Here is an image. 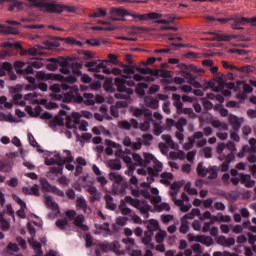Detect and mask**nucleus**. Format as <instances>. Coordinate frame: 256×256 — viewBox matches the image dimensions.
<instances>
[{
	"label": "nucleus",
	"instance_id": "obj_29",
	"mask_svg": "<svg viewBox=\"0 0 256 256\" xmlns=\"http://www.w3.org/2000/svg\"><path fill=\"white\" fill-rule=\"evenodd\" d=\"M143 155H144L143 167H147L151 164V162L154 163V161H157V158H155V156L151 153L145 152Z\"/></svg>",
	"mask_w": 256,
	"mask_h": 256
},
{
	"label": "nucleus",
	"instance_id": "obj_7",
	"mask_svg": "<svg viewBox=\"0 0 256 256\" xmlns=\"http://www.w3.org/2000/svg\"><path fill=\"white\" fill-rule=\"evenodd\" d=\"M229 151H231L232 156L235 157V153H237V148L235 147V143L233 142H228L227 144L218 143L216 152L218 153L219 157H221V155H229Z\"/></svg>",
	"mask_w": 256,
	"mask_h": 256
},
{
	"label": "nucleus",
	"instance_id": "obj_26",
	"mask_svg": "<svg viewBox=\"0 0 256 256\" xmlns=\"http://www.w3.org/2000/svg\"><path fill=\"white\" fill-rule=\"evenodd\" d=\"M230 124L232 125L234 131H239L241 129V120L235 115L229 116Z\"/></svg>",
	"mask_w": 256,
	"mask_h": 256
},
{
	"label": "nucleus",
	"instance_id": "obj_4",
	"mask_svg": "<svg viewBox=\"0 0 256 256\" xmlns=\"http://www.w3.org/2000/svg\"><path fill=\"white\" fill-rule=\"evenodd\" d=\"M115 86L117 87V91L119 93H125V94H115L116 99H129L131 95H133V89L127 88L128 87H135V81L128 80L124 78H115Z\"/></svg>",
	"mask_w": 256,
	"mask_h": 256
},
{
	"label": "nucleus",
	"instance_id": "obj_62",
	"mask_svg": "<svg viewBox=\"0 0 256 256\" xmlns=\"http://www.w3.org/2000/svg\"><path fill=\"white\" fill-rule=\"evenodd\" d=\"M70 117L73 119L74 125H79L81 123V114H79V112L72 113V116Z\"/></svg>",
	"mask_w": 256,
	"mask_h": 256
},
{
	"label": "nucleus",
	"instance_id": "obj_27",
	"mask_svg": "<svg viewBox=\"0 0 256 256\" xmlns=\"http://www.w3.org/2000/svg\"><path fill=\"white\" fill-rule=\"evenodd\" d=\"M106 208L110 209V211H115L117 209V205L113 202V196L111 194L105 195Z\"/></svg>",
	"mask_w": 256,
	"mask_h": 256
},
{
	"label": "nucleus",
	"instance_id": "obj_24",
	"mask_svg": "<svg viewBox=\"0 0 256 256\" xmlns=\"http://www.w3.org/2000/svg\"><path fill=\"white\" fill-rule=\"evenodd\" d=\"M105 145L107 146L105 149L106 155H113V149H117L118 144L113 142L110 139L105 140Z\"/></svg>",
	"mask_w": 256,
	"mask_h": 256
},
{
	"label": "nucleus",
	"instance_id": "obj_22",
	"mask_svg": "<svg viewBox=\"0 0 256 256\" xmlns=\"http://www.w3.org/2000/svg\"><path fill=\"white\" fill-rule=\"evenodd\" d=\"M28 243L34 249L36 255H43V249L41 248V243L37 242V240H35V238L28 239Z\"/></svg>",
	"mask_w": 256,
	"mask_h": 256
},
{
	"label": "nucleus",
	"instance_id": "obj_1",
	"mask_svg": "<svg viewBox=\"0 0 256 256\" xmlns=\"http://www.w3.org/2000/svg\"><path fill=\"white\" fill-rule=\"evenodd\" d=\"M48 64L46 68L49 71H57L60 67V72H62L64 75H69L72 71L73 75H76V77H81L83 73L81 72V69L83 68V65L79 62H68L65 58L59 57V58H49Z\"/></svg>",
	"mask_w": 256,
	"mask_h": 256
},
{
	"label": "nucleus",
	"instance_id": "obj_5",
	"mask_svg": "<svg viewBox=\"0 0 256 256\" xmlns=\"http://www.w3.org/2000/svg\"><path fill=\"white\" fill-rule=\"evenodd\" d=\"M172 105L176 109L177 115H193V108H183V102H181V95L172 94Z\"/></svg>",
	"mask_w": 256,
	"mask_h": 256
},
{
	"label": "nucleus",
	"instance_id": "obj_28",
	"mask_svg": "<svg viewBox=\"0 0 256 256\" xmlns=\"http://www.w3.org/2000/svg\"><path fill=\"white\" fill-rule=\"evenodd\" d=\"M40 185L44 193H51L53 186L45 178H40Z\"/></svg>",
	"mask_w": 256,
	"mask_h": 256
},
{
	"label": "nucleus",
	"instance_id": "obj_41",
	"mask_svg": "<svg viewBox=\"0 0 256 256\" xmlns=\"http://www.w3.org/2000/svg\"><path fill=\"white\" fill-rule=\"evenodd\" d=\"M25 62L16 61L14 62V69L18 75H23V68L25 67Z\"/></svg>",
	"mask_w": 256,
	"mask_h": 256
},
{
	"label": "nucleus",
	"instance_id": "obj_45",
	"mask_svg": "<svg viewBox=\"0 0 256 256\" xmlns=\"http://www.w3.org/2000/svg\"><path fill=\"white\" fill-rule=\"evenodd\" d=\"M20 55H39V51L35 47H31L29 49H22V52H20Z\"/></svg>",
	"mask_w": 256,
	"mask_h": 256
},
{
	"label": "nucleus",
	"instance_id": "obj_18",
	"mask_svg": "<svg viewBox=\"0 0 256 256\" xmlns=\"http://www.w3.org/2000/svg\"><path fill=\"white\" fill-rule=\"evenodd\" d=\"M183 77L185 79H188V83H190V85H193L196 89H201L203 87V85H201L198 81H195L197 77H195V75H193L192 73L183 72Z\"/></svg>",
	"mask_w": 256,
	"mask_h": 256
},
{
	"label": "nucleus",
	"instance_id": "obj_6",
	"mask_svg": "<svg viewBox=\"0 0 256 256\" xmlns=\"http://www.w3.org/2000/svg\"><path fill=\"white\" fill-rule=\"evenodd\" d=\"M70 97V100L73 99L75 103H84V105H95V95L91 93L85 92L83 96H81L79 93H76V96L68 95Z\"/></svg>",
	"mask_w": 256,
	"mask_h": 256
},
{
	"label": "nucleus",
	"instance_id": "obj_63",
	"mask_svg": "<svg viewBox=\"0 0 256 256\" xmlns=\"http://www.w3.org/2000/svg\"><path fill=\"white\" fill-rule=\"evenodd\" d=\"M50 193H54V195H57L58 197H65V192H63V190L57 188L56 186L52 187Z\"/></svg>",
	"mask_w": 256,
	"mask_h": 256
},
{
	"label": "nucleus",
	"instance_id": "obj_10",
	"mask_svg": "<svg viewBox=\"0 0 256 256\" xmlns=\"http://www.w3.org/2000/svg\"><path fill=\"white\" fill-rule=\"evenodd\" d=\"M64 153H66L67 157L64 159H55V158H50L45 160L46 165H60L61 167L65 166V163H73L74 158L73 155L71 154V151L69 150H64Z\"/></svg>",
	"mask_w": 256,
	"mask_h": 256
},
{
	"label": "nucleus",
	"instance_id": "obj_50",
	"mask_svg": "<svg viewBox=\"0 0 256 256\" xmlns=\"http://www.w3.org/2000/svg\"><path fill=\"white\" fill-rule=\"evenodd\" d=\"M1 69H2L1 76L3 77V75H5L4 71H8V73L13 71V65L9 62H3L1 64Z\"/></svg>",
	"mask_w": 256,
	"mask_h": 256
},
{
	"label": "nucleus",
	"instance_id": "obj_3",
	"mask_svg": "<svg viewBox=\"0 0 256 256\" xmlns=\"http://www.w3.org/2000/svg\"><path fill=\"white\" fill-rule=\"evenodd\" d=\"M33 7H40L42 11H47V13H76L77 7L69 6L65 4H57L56 1L48 0H29Z\"/></svg>",
	"mask_w": 256,
	"mask_h": 256
},
{
	"label": "nucleus",
	"instance_id": "obj_15",
	"mask_svg": "<svg viewBox=\"0 0 256 256\" xmlns=\"http://www.w3.org/2000/svg\"><path fill=\"white\" fill-rule=\"evenodd\" d=\"M161 171H163V163L159 162V160L157 159L156 161H154L153 167L147 168L148 175L159 176V173H161Z\"/></svg>",
	"mask_w": 256,
	"mask_h": 256
},
{
	"label": "nucleus",
	"instance_id": "obj_54",
	"mask_svg": "<svg viewBox=\"0 0 256 256\" xmlns=\"http://www.w3.org/2000/svg\"><path fill=\"white\" fill-rule=\"evenodd\" d=\"M110 168L113 169L114 171L121 170V160H112L110 162Z\"/></svg>",
	"mask_w": 256,
	"mask_h": 256
},
{
	"label": "nucleus",
	"instance_id": "obj_21",
	"mask_svg": "<svg viewBox=\"0 0 256 256\" xmlns=\"http://www.w3.org/2000/svg\"><path fill=\"white\" fill-rule=\"evenodd\" d=\"M241 185H245V187L251 188L255 185V182L251 180V175L249 174H241L240 176Z\"/></svg>",
	"mask_w": 256,
	"mask_h": 256
},
{
	"label": "nucleus",
	"instance_id": "obj_37",
	"mask_svg": "<svg viewBox=\"0 0 256 256\" xmlns=\"http://www.w3.org/2000/svg\"><path fill=\"white\" fill-rule=\"evenodd\" d=\"M197 173L199 177H206L207 173H209V169L203 166V162H199L197 165Z\"/></svg>",
	"mask_w": 256,
	"mask_h": 256
},
{
	"label": "nucleus",
	"instance_id": "obj_61",
	"mask_svg": "<svg viewBox=\"0 0 256 256\" xmlns=\"http://www.w3.org/2000/svg\"><path fill=\"white\" fill-rule=\"evenodd\" d=\"M163 131H165L163 126H160L158 123H154V135L159 136L161 133H163Z\"/></svg>",
	"mask_w": 256,
	"mask_h": 256
},
{
	"label": "nucleus",
	"instance_id": "obj_9",
	"mask_svg": "<svg viewBox=\"0 0 256 256\" xmlns=\"http://www.w3.org/2000/svg\"><path fill=\"white\" fill-rule=\"evenodd\" d=\"M232 21H234L232 23V28L236 29L238 31L243 29V27H241V25H247V23H251L252 27H256V17L245 18V17L236 16V17L232 18Z\"/></svg>",
	"mask_w": 256,
	"mask_h": 256
},
{
	"label": "nucleus",
	"instance_id": "obj_51",
	"mask_svg": "<svg viewBox=\"0 0 256 256\" xmlns=\"http://www.w3.org/2000/svg\"><path fill=\"white\" fill-rule=\"evenodd\" d=\"M142 141H143V145H145L146 147H149V145H151V141H153V135L143 134Z\"/></svg>",
	"mask_w": 256,
	"mask_h": 256
},
{
	"label": "nucleus",
	"instance_id": "obj_34",
	"mask_svg": "<svg viewBox=\"0 0 256 256\" xmlns=\"http://www.w3.org/2000/svg\"><path fill=\"white\" fill-rule=\"evenodd\" d=\"M88 17L95 18V17H107V10L103 8H97L96 11L92 14H89Z\"/></svg>",
	"mask_w": 256,
	"mask_h": 256
},
{
	"label": "nucleus",
	"instance_id": "obj_53",
	"mask_svg": "<svg viewBox=\"0 0 256 256\" xmlns=\"http://www.w3.org/2000/svg\"><path fill=\"white\" fill-rule=\"evenodd\" d=\"M10 227H11V224L7 220H5V218H3V213H2V215H1V230L9 231Z\"/></svg>",
	"mask_w": 256,
	"mask_h": 256
},
{
	"label": "nucleus",
	"instance_id": "obj_47",
	"mask_svg": "<svg viewBox=\"0 0 256 256\" xmlns=\"http://www.w3.org/2000/svg\"><path fill=\"white\" fill-rule=\"evenodd\" d=\"M162 139L165 141L166 145L170 147V149H175V142H173V138H171V135H162Z\"/></svg>",
	"mask_w": 256,
	"mask_h": 256
},
{
	"label": "nucleus",
	"instance_id": "obj_36",
	"mask_svg": "<svg viewBox=\"0 0 256 256\" xmlns=\"http://www.w3.org/2000/svg\"><path fill=\"white\" fill-rule=\"evenodd\" d=\"M203 135L204 134L201 131L194 132L192 136L188 137L189 145H195V141H197V139H201Z\"/></svg>",
	"mask_w": 256,
	"mask_h": 256
},
{
	"label": "nucleus",
	"instance_id": "obj_38",
	"mask_svg": "<svg viewBox=\"0 0 256 256\" xmlns=\"http://www.w3.org/2000/svg\"><path fill=\"white\" fill-rule=\"evenodd\" d=\"M76 205L79 207V209H82V211H87V201L85 200V197H78L76 200Z\"/></svg>",
	"mask_w": 256,
	"mask_h": 256
},
{
	"label": "nucleus",
	"instance_id": "obj_11",
	"mask_svg": "<svg viewBox=\"0 0 256 256\" xmlns=\"http://www.w3.org/2000/svg\"><path fill=\"white\" fill-rule=\"evenodd\" d=\"M98 247L104 253H107V251H113V253L116 255H121V245L119 244V241H114L112 243L102 242L98 245Z\"/></svg>",
	"mask_w": 256,
	"mask_h": 256
},
{
	"label": "nucleus",
	"instance_id": "obj_58",
	"mask_svg": "<svg viewBox=\"0 0 256 256\" xmlns=\"http://www.w3.org/2000/svg\"><path fill=\"white\" fill-rule=\"evenodd\" d=\"M166 235V232H158L155 236L156 243H163L165 241Z\"/></svg>",
	"mask_w": 256,
	"mask_h": 256
},
{
	"label": "nucleus",
	"instance_id": "obj_40",
	"mask_svg": "<svg viewBox=\"0 0 256 256\" xmlns=\"http://www.w3.org/2000/svg\"><path fill=\"white\" fill-rule=\"evenodd\" d=\"M160 183L169 184V181L173 180V174L169 172H163L161 175Z\"/></svg>",
	"mask_w": 256,
	"mask_h": 256
},
{
	"label": "nucleus",
	"instance_id": "obj_2",
	"mask_svg": "<svg viewBox=\"0 0 256 256\" xmlns=\"http://www.w3.org/2000/svg\"><path fill=\"white\" fill-rule=\"evenodd\" d=\"M84 67L88 69V71H92L93 73H104L105 75H122L125 79H129L131 75H135V67L124 65L123 71L119 68L109 69L103 62L98 63L97 61H89L84 64Z\"/></svg>",
	"mask_w": 256,
	"mask_h": 256
},
{
	"label": "nucleus",
	"instance_id": "obj_43",
	"mask_svg": "<svg viewBox=\"0 0 256 256\" xmlns=\"http://www.w3.org/2000/svg\"><path fill=\"white\" fill-rule=\"evenodd\" d=\"M13 101L15 105H20V107H25V100H23L22 94H15L13 96Z\"/></svg>",
	"mask_w": 256,
	"mask_h": 256
},
{
	"label": "nucleus",
	"instance_id": "obj_48",
	"mask_svg": "<svg viewBox=\"0 0 256 256\" xmlns=\"http://www.w3.org/2000/svg\"><path fill=\"white\" fill-rule=\"evenodd\" d=\"M236 71H240V73H253L255 71V67L252 65H246L242 67H237Z\"/></svg>",
	"mask_w": 256,
	"mask_h": 256
},
{
	"label": "nucleus",
	"instance_id": "obj_52",
	"mask_svg": "<svg viewBox=\"0 0 256 256\" xmlns=\"http://www.w3.org/2000/svg\"><path fill=\"white\" fill-rule=\"evenodd\" d=\"M240 85H243V91L244 93H253V87L247 83H244L241 82V81H238L237 82V87H239Z\"/></svg>",
	"mask_w": 256,
	"mask_h": 256
},
{
	"label": "nucleus",
	"instance_id": "obj_25",
	"mask_svg": "<svg viewBox=\"0 0 256 256\" xmlns=\"http://www.w3.org/2000/svg\"><path fill=\"white\" fill-rule=\"evenodd\" d=\"M45 205L52 211H57L59 209V206L55 203V201H53V197L49 195L45 196Z\"/></svg>",
	"mask_w": 256,
	"mask_h": 256
},
{
	"label": "nucleus",
	"instance_id": "obj_56",
	"mask_svg": "<svg viewBox=\"0 0 256 256\" xmlns=\"http://www.w3.org/2000/svg\"><path fill=\"white\" fill-rule=\"evenodd\" d=\"M50 173H55L56 175H62L63 174V166H52L50 167Z\"/></svg>",
	"mask_w": 256,
	"mask_h": 256
},
{
	"label": "nucleus",
	"instance_id": "obj_20",
	"mask_svg": "<svg viewBox=\"0 0 256 256\" xmlns=\"http://www.w3.org/2000/svg\"><path fill=\"white\" fill-rule=\"evenodd\" d=\"M85 221V216L82 214L75 216L74 218V225L78 227V229H82V231H89V226L83 224Z\"/></svg>",
	"mask_w": 256,
	"mask_h": 256
},
{
	"label": "nucleus",
	"instance_id": "obj_12",
	"mask_svg": "<svg viewBox=\"0 0 256 256\" xmlns=\"http://www.w3.org/2000/svg\"><path fill=\"white\" fill-rule=\"evenodd\" d=\"M36 79L39 81H61V79H63V75L38 71L36 73Z\"/></svg>",
	"mask_w": 256,
	"mask_h": 256
},
{
	"label": "nucleus",
	"instance_id": "obj_57",
	"mask_svg": "<svg viewBox=\"0 0 256 256\" xmlns=\"http://www.w3.org/2000/svg\"><path fill=\"white\" fill-rule=\"evenodd\" d=\"M122 242L127 246V251L131 249V247H135V239L133 238H124Z\"/></svg>",
	"mask_w": 256,
	"mask_h": 256
},
{
	"label": "nucleus",
	"instance_id": "obj_17",
	"mask_svg": "<svg viewBox=\"0 0 256 256\" xmlns=\"http://www.w3.org/2000/svg\"><path fill=\"white\" fill-rule=\"evenodd\" d=\"M144 103L146 107H150V109H159V99L153 96H146L144 98Z\"/></svg>",
	"mask_w": 256,
	"mask_h": 256
},
{
	"label": "nucleus",
	"instance_id": "obj_8",
	"mask_svg": "<svg viewBox=\"0 0 256 256\" xmlns=\"http://www.w3.org/2000/svg\"><path fill=\"white\" fill-rule=\"evenodd\" d=\"M125 203H129V205H132V207H135V209H138L140 213H146L149 212L151 207L148 204L142 203L141 200L135 199L131 196H126L124 199Z\"/></svg>",
	"mask_w": 256,
	"mask_h": 256
},
{
	"label": "nucleus",
	"instance_id": "obj_44",
	"mask_svg": "<svg viewBox=\"0 0 256 256\" xmlns=\"http://www.w3.org/2000/svg\"><path fill=\"white\" fill-rule=\"evenodd\" d=\"M110 181H114V183H121L123 181V176L121 174L111 172L109 174Z\"/></svg>",
	"mask_w": 256,
	"mask_h": 256
},
{
	"label": "nucleus",
	"instance_id": "obj_33",
	"mask_svg": "<svg viewBox=\"0 0 256 256\" xmlns=\"http://www.w3.org/2000/svg\"><path fill=\"white\" fill-rule=\"evenodd\" d=\"M26 111L30 117H39V115H41V106H37L35 110H33L31 106H27Z\"/></svg>",
	"mask_w": 256,
	"mask_h": 256
},
{
	"label": "nucleus",
	"instance_id": "obj_30",
	"mask_svg": "<svg viewBox=\"0 0 256 256\" xmlns=\"http://www.w3.org/2000/svg\"><path fill=\"white\" fill-rule=\"evenodd\" d=\"M1 33H6V35H19V30L13 26L4 27L1 25Z\"/></svg>",
	"mask_w": 256,
	"mask_h": 256
},
{
	"label": "nucleus",
	"instance_id": "obj_31",
	"mask_svg": "<svg viewBox=\"0 0 256 256\" xmlns=\"http://www.w3.org/2000/svg\"><path fill=\"white\" fill-rule=\"evenodd\" d=\"M145 89H149V84L147 83H139L135 89L137 95L139 97H145Z\"/></svg>",
	"mask_w": 256,
	"mask_h": 256
},
{
	"label": "nucleus",
	"instance_id": "obj_49",
	"mask_svg": "<svg viewBox=\"0 0 256 256\" xmlns=\"http://www.w3.org/2000/svg\"><path fill=\"white\" fill-rule=\"evenodd\" d=\"M118 209L120 210V213L122 215H129V214H131V208H127V204H125V202H123V201L118 206Z\"/></svg>",
	"mask_w": 256,
	"mask_h": 256
},
{
	"label": "nucleus",
	"instance_id": "obj_19",
	"mask_svg": "<svg viewBox=\"0 0 256 256\" xmlns=\"http://www.w3.org/2000/svg\"><path fill=\"white\" fill-rule=\"evenodd\" d=\"M22 192L24 195H35V197H40L41 193L39 192V185L34 184L31 188L23 187Z\"/></svg>",
	"mask_w": 256,
	"mask_h": 256
},
{
	"label": "nucleus",
	"instance_id": "obj_64",
	"mask_svg": "<svg viewBox=\"0 0 256 256\" xmlns=\"http://www.w3.org/2000/svg\"><path fill=\"white\" fill-rule=\"evenodd\" d=\"M16 241L22 249H27V241H25L23 237L21 236L16 237Z\"/></svg>",
	"mask_w": 256,
	"mask_h": 256
},
{
	"label": "nucleus",
	"instance_id": "obj_14",
	"mask_svg": "<svg viewBox=\"0 0 256 256\" xmlns=\"http://www.w3.org/2000/svg\"><path fill=\"white\" fill-rule=\"evenodd\" d=\"M220 161H224L221 165V171L224 173L229 171V165H231V161L235 159V156H233L232 152L229 151V154L225 155L222 154L221 157H219Z\"/></svg>",
	"mask_w": 256,
	"mask_h": 256
},
{
	"label": "nucleus",
	"instance_id": "obj_16",
	"mask_svg": "<svg viewBox=\"0 0 256 256\" xmlns=\"http://www.w3.org/2000/svg\"><path fill=\"white\" fill-rule=\"evenodd\" d=\"M218 245L222 247H233L235 245V238H227L225 236H220L216 238Z\"/></svg>",
	"mask_w": 256,
	"mask_h": 256
},
{
	"label": "nucleus",
	"instance_id": "obj_42",
	"mask_svg": "<svg viewBox=\"0 0 256 256\" xmlns=\"http://www.w3.org/2000/svg\"><path fill=\"white\" fill-rule=\"evenodd\" d=\"M216 83L218 84V88L220 91H223L227 85V81L225 80V77L223 76H218L215 78Z\"/></svg>",
	"mask_w": 256,
	"mask_h": 256
},
{
	"label": "nucleus",
	"instance_id": "obj_46",
	"mask_svg": "<svg viewBox=\"0 0 256 256\" xmlns=\"http://www.w3.org/2000/svg\"><path fill=\"white\" fill-rule=\"evenodd\" d=\"M68 224H69V221L66 218L58 219L56 221V227H58V229H61V231H65V228L67 227Z\"/></svg>",
	"mask_w": 256,
	"mask_h": 256
},
{
	"label": "nucleus",
	"instance_id": "obj_13",
	"mask_svg": "<svg viewBox=\"0 0 256 256\" xmlns=\"http://www.w3.org/2000/svg\"><path fill=\"white\" fill-rule=\"evenodd\" d=\"M111 21H124L123 17H127L129 12L124 8H112L110 10Z\"/></svg>",
	"mask_w": 256,
	"mask_h": 256
},
{
	"label": "nucleus",
	"instance_id": "obj_32",
	"mask_svg": "<svg viewBox=\"0 0 256 256\" xmlns=\"http://www.w3.org/2000/svg\"><path fill=\"white\" fill-rule=\"evenodd\" d=\"M147 229L154 232V231H159L161 229V226L159 225V221L155 219H151L148 221Z\"/></svg>",
	"mask_w": 256,
	"mask_h": 256
},
{
	"label": "nucleus",
	"instance_id": "obj_39",
	"mask_svg": "<svg viewBox=\"0 0 256 256\" xmlns=\"http://www.w3.org/2000/svg\"><path fill=\"white\" fill-rule=\"evenodd\" d=\"M43 45H45L46 49L51 50V49H55L56 47H60L61 44L53 40H44Z\"/></svg>",
	"mask_w": 256,
	"mask_h": 256
},
{
	"label": "nucleus",
	"instance_id": "obj_35",
	"mask_svg": "<svg viewBox=\"0 0 256 256\" xmlns=\"http://www.w3.org/2000/svg\"><path fill=\"white\" fill-rule=\"evenodd\" d=\"M210 35H214V41H231V36L225 34H217L215 32H211Z\"/></svg>",
	"mask_w": 256,
	"mask_h": 256
},
{
	"label": "nucleus",
	"instance_id": "obj_60",
	"mask_svg": "<svg viewBox=\"0 0 256 256\" xmlns=\"http://www.w3.org/2000/svg\"><path fill=\"white\" fill-rule=\"evenodd\" d=\"M172 201L177 207H180V208L185 203L182 199H177V193H172Z\"/></svg>",
	"mask_w": 256,
	"mask_h": 256
},
{
	"label": "nucleus",
	"instance_id": "obj_55",
	"mask_svg": "<svg viewBox=\"0 0 256 256\" xmlns=\"http://www.w3.org/2000/svg\"><path fill=\"white\" fill-rule=\"evenodd\" d=\"M132 157H133L137 166L143 167V158L141 157V155H139L137 153H133Z\"/></svg>",
	"mask_w": 256,
	"mask_h": 256
},
{
	"label": "nucleus",
	"instance_id": "obj_23",
	"mask_svg": "<svg viewBox=\"0 0 256 256\" xmlns=\"http://www.w3.org/2000/svg\"><path fill=\"white\" fill-rule=\"evenodd\" d=\"M88 193L91 196V201H100L101 200V193H99V191H97V187L90 186L88 188Z\"/></svg>",
	"mask_w": 256,
	"mask_h": 256
},
{
	"label": "nucleus",
	"instance_id": "obj_59",
	"mask_svg": "<svg viewBox=\"0 0 256 256\" xmlns=\"http://www.w3.org/2000/svg\"><path fill=\"white\" fill-rule=\"evenodd\" d=\"M188 239L189 241H195L196 243H203L204 235L193 236L189 234Z\"/></svg>",
	"mask_w": 256,
	"mask_h": 256
}]
</instances>
